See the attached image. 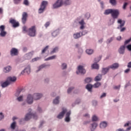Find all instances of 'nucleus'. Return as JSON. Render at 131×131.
Returning <instances> with one entry per match:
<instances>
[{
	"label": "nucleus",
	"mask_w": 131,
	"mask_h": 131,
	"mask_svg": "<svg viewBox=\"0 0 131 131\" xmlns=\"http://www.w3.org/2000/svg\"><path fill=\"white\" fill-rule=\"evenodd\" d=\"M93 121H97L98 120V117L96 116H93L92 117Z\"/></svg>",
	"instance_id": "nucleus-46"
},
{
	"label": "nucleus",
	"mask_w": 131,
	"mask_h": 131,
	"mask_svg": "<svg viewBox=\"0 0 131 131\" xmlns=\"http://www.w3.org/2000/svg\"><path fill=\"white\" fill-rule=\"evenodd\" d=\"M86 53L88 55H92V54H93V53H94V50H92V49H87L86 50Z\"/></svg>",
	"instance_id": "nucleus-30"
},
{
	"label": "nucleus",
	"mask_w": 131,
	"mask_h": 131,
	"mask_svg": "<svg viewBox=\"0 0 131 131\" xmlns=\"http://www.w3.org/2000/svg\"><path fill=\"white\" fill-rule=\"evenodd\" d=\"M97 126H98V124L97 123H94L91 125V127H90L91 131H94L96 129Z\"/></svg>",
	"instance_id": "nucleus-22"
},
{
	"label": "nucleus",
	"mask_w": 131,
	"mask_h": 131,
	"mask_svg": "<svg viewBox=\"0 0 131 131\" xmlns=\"http://www.w3.org/2000/svg\"><path fill=\"white\" fill-rule=\"evenodd\" d=\"M102 79V75L98 74L95 78V81H100Z\"/></svg>",
	"instance_id": "nucleus-23"
},
{
	"label": "nucleus",
	"mask_w": 131,
	"mask_h": 131,
	"mask_svg": "<svg viewBox=\"0 0 131 131\" xmlns=\"http://www.w3.org/2000/svg\"><path fill=\"white\" fill-rule=\"evenodd\" d=\"M100 85L101 83L100 82H96L94 84V85H92L91 84H88L86 86V89L89 91V92H92V89H93V86L95 89H97L99 88V86H100Z\"/></svg>",
	"instance_id": "nucleus-2"
},
{
	"label": "nucleus",
	"mask_w": 131,
	"mask_h": 131,
	"mask_svg": "<svg viewBox=\"0 0 131 131\" xmlns=\"http://www.w3.org/2000/svg\"><path fill=\"white\" fill-rule=\"evenodd\" d=\"M121 40V36H120L117 37V40Z\"/></svg>",
	"instance_id": "nucleus-64"
},
{
	"label": "nucleus",
	"mask_w": 131,
	"mask_h": 131,
	"mask_svg": "<svg viewBox=\"0 0 131 131\" xmlns=\"http://www.w3.org/2000/svg\"><path fill=\"white\" fill-rule=\"evenodd\" d=\"M58 34V31H54L52 33V36H53V37H56V36H57Z\"/></svg>",
	"instance_id": "nucleus-35"
},
{
	"label": "nucleus",
	"mask_w": 131,
	"mask_h": 131,
	"mask_svg": "<svg viewBox=\"0 0 131 131\" xmlns=\"http://www.w3.org/2000/svg\"><path fill=\"white\" fill-rule=\"evenodd\" d=\"M8 85H10V82H9L7 79L5 82L1 83V86H2V88H7Z\"/></svg>",
	"instance_id": "nucleus-20"
},
{
	"label": "nucleus",
	"mask_w": 131,
	"mask_h": 131,
	"mask_svg": "<svg viewBox=\"0 0 131 131\" xmlns=\"http://www.w3.org/2000/svg\"><path fill=\"white\" fill-rule=\"evenodd\" d=\"M107 126V123L106 122H101L100 124V127L101 128H105Z\"/></svg>",
	"instance_id": "nucleus-24"
},
{
	"label": "nucleus",
	"mask_w": 131,
	"mask_h": 131,
	"mask_svg": "<svg viewBox=\"0 0 131 131\" xmlns=\"http://www.w3.org/2000/svg\"><path fill=\"white\" fill-rule=\"evenodd\" d=\"M130 41H131V38H129V39L126 40L124 42V45H127V43H129V42H130Z\"/></svg>",
	"instance_id": "nucleus-48"
},
{
	"label": "nucleus",
	"mask_w": 131,
	"mask_h": 131,
	"mask_svg": "<svg viewBox=\"0 0 131 131\" xmlns=\"http://www.w3.org/2000/svg\"><path fill=\"white\" fill-rule=\"evenodd\" d=\"M7 79L8 82H10V84H11V82H15L17 80V78L16 77H9Z\"/></svg>",
	"instance_id": "nucleus-15"
},
{
	"label": "nucleus",
	"mask_w": 131,
	"mask_h": 131,
	"mask_svg": "<svg viewBox=\"0 0 131 131\" xmlns=\"http://www.w3.org/2000/svg\"><path fill=\"white\" fill-rule=\"evenodd\" d=\"M27 17H28L27 13L24 12L23 13L22 18H21V21L24 24H25V23H26V20H27Z\"/></svg>",
	"instance_id": "nucleus-13"
},
{
	"label": "nucleus",
	"mask_w": 131,
	"mask_h": 131,
	"mask_svg": "<svg viewBox=\"0 0 131 131\" xmlns=\"http://www.w3.org/2000/svg\"><path fill=\"white\" fill-rule=\"evenodd\" d=\"M61 68L62 69H66L67 68V64L66 63H62L61 65Z\"/></svg>",
	"instance_id": "nucleus-44"
},
{
	"label": "nucleus",
	"mask_w": 131,
	"mask_h": 131,
	"mask_svg": "<svg viewBox=\"0 0 131 131\" xmlns=\"http://www.w3.org/2000/svg\"><path fill=\"white\" fill-rule=\"evenodd\" d=\"M115 90H119L120 89V85L119 86H115L114 87Z\"/></svg>",
	"instance_id": "nucleus-56"
},
{
	"label": "nucleus",
	"mask_w": 131,
	"mask_h": 131,
	"mask_svg": "<svg viewBox=\"0 0 131 131\" xmlns=\"http://www.w3.org/2000/svg\"><path fill=\"white\" fill-rule=\"evenodd\" d=\"M101 58H102V56H100V57H98V58H96L95 59V63H98V62H99L100 60H101Z\"/></svg>",
	"instance_id": "nucleus-42"
},
{
	"label": "nucleus",
	"mask_w": 131,
	"mask_h": 131,
	"mask_svg": "<svg viewBox=\"0 0 131 131\" xmlns=\"http://www.w3.org/2000/svg\"><path fill=\"white\" fill-rule=\"evenodd\" d=\"M6 34H7V32L5 31H1V33H0L1 36H2V37L6 36Z\"/></svg>",
	"instance_id": "nucleus-36"
},
{
	"label": "nucleus",
	"mask_w": 131,
	"mask_h": 131,
	"mask_svg": "<svg viewBox=\"0 0 131 131\" xmlns=\"http://www.w3.org/2000/svg\"><path fill=\"white\" fill-rule=\"evenodd\" d=\"M58 49H59L58 48V47H56L54 48L53 51L51 52L50 54H54V53H56V52H57Z\"/></svg>",
	"instance_id": "nucleus-39"
},
{
	"label": "nucleus",
	"mask_w": 131,
	"mask_h": 131,
	"mask_svg": "<svg viewBox=\"0 0 131 131\" xmlns=\"http://www.w3.org/2000/svg\"><path fill=\"white\" fill-rule=\"evenodd\" d=\"M32 118H33L34 119H37V116H36V114H32L30 112L26 115L25 117V120H26V121H28L29 119Z\"/></svg>",
	"instance_id": "nucleus-4"
},
{
	"label": "nucleus",
	"mask_w": 131,
	"mask_h": 131,
	"mask_svg": "<svg viewBox=\"0 0 131 131\" xmlns=\"http://www.w3.org/2000/svg\"><path fill=\"white\" fill-rule=\"evenodd\" d=\"M69 0H67V1L65 2L64 4L65 5H70V3H69Z\"/></svg>",
	"instance_id": "nucleus-63"
},
{
	"label": "nucleus",
	"mask_w": 131,
	"mask_h": 131,
	"mask_svg": "<svg viewBox=\"0 0 131 131\" xmlns=\"http://www.w3.org/2000/svg\"><path fill=\"white\" fill-rule=\"evenodd\" d=\"M46 67L45 64H42L38 68V70L37 71V72H38V71H40V69H42V68H45Z\"/></svg>",
	"instance_id": "nucleus-41"
},
{
	"label": "nucleus",
	"mask_w": 131,
	"mask_h": 131,
	"mask_svg": "<svg viewBox=\"0 0 131 131\" xmlns=\"http://www.w3.org/2000/svg\"><path fill=\"white\" fill-rule=\"evenodd\" d=\"M17 100L18 101V102H21V101H23V96H19L17 98Z\"/></svg>",
	"instance_id": "nucleus-45"
},
{
	"label": "nucleus",
	"mask_w": 131,
	"mask_h": 131,
	"mask_svg": "<svg viewBox=\"0 0 131 131\" xmlns=\"http://www.w3.org/2000/svg\"><path fill=\"white\" fill-rule=\"evenodd\" d=\"M127 67L128 68H131V61L128 63Z\"/></svg>",
	"instance_id": "nucleus-62"
},
{
	"label": "nucleus",
	"mask_w": 131,
	"mask_h": 131,
	"mask_svg": "<svg viewBox=\"0 0 131 131\" xmlns=\"http://www.w3.org/2000/svg\"><path fill=\"white\" fill-rule=\"evenodd\" d=\"M118 15H119V11L118 10H113L112 12V16L114 19H116L117 17H118Z\"/></svg>",
	"instance_id": "nucleus-8"
},
{
	"label": "nucleus",
	"mask_w": 131,
	"mask_h": 131,
	"mask_svg": "<svg viewBox=\"0 0 131 131\" xmlns=\"http://www.w3.org/2000/svg\"><path fill=\"white\" fill-rule=\"evenodd\" d=\"M110 69H117V68H118L119 67V64L117 63H114L112 65L108 67Z\"/></svg>",
	"instance_id": "nucleus-19"
},
{
	"label": "nucleus",
	"mask_w": 131,
	"mask_h": 131,
	"mask_svg": "<svg viewBox=\"0 0 131 131\" xmlns=\"http://www.w3.org/2000/svg\"><path fill=\"white\" fill-rule=\"evenodd\" d=\"M126 6H127V3H124L123 9H125V8H126Z\"/></svg>",
	"instance_id": "nucleus-61"
},
{
	"label": "nucleus",
	"mask_w": 131,
	"mask_h": 131,
	"mask_svg": "<svg viewBox=\"0 0 131 131\" xmlns=\"http://www.w3.org/2000/svg\"><path fill=\"white\" fill-rule=\"evenodd\" d=\"M126 48H127V50H128V51H131V44H130V45H128V46H126Z\"/></svg>",
	"instance_id": "nucleus-51"
},
{
	"label": "nucleus",
	"mask_w": 131,
	"mask_h": 131,
	"mask_svg": "<svg viewBox=\"0 0 131 131\" xmlns=\"http://www.w3.org/2000/svg\"><path fill=\"white\" fill-rule=\"evenodd\" d=\"M59 99H60V97H57L56 99L53 100V104H59Z\"/></svg>",
	"instance_id": "nucleus-33"
},
{
	"label": "nucleus",
	"mask_w": 131,
	"mask_h": 131,
	"mask_svg": "<svg viewBox=\"0 0 131 131\" xmlns=\"http://www.w3.org/2000/svg\"><path fill=\"white\" fill-rule=\"evenodd\" d=\"M56 55H53L52 56H50L48 58L45 59V61H49V60H54V59L56 58Z\"/></svg>",
	"instance_id": "nucleus-32"
},
{
	"label": "nucleus",
	"mask_w": 131,
	"mask_h": 131,
	"mask_svg": "<svg viewBox=\"0 0 131 131\" xmlns=\"http://www.w3.org/2000/svg\"><path fill=\"white\" fill-rule=\"evenodd\" d=\"M21 90H18L16 93H15V96L16 97H18V96H19L20 95V93H21Z\"/></svg>",
	"instance_id": "nucleus-47"
},
{
	"label": "nucleus",
	"mask_w": 131,
	"mask_h": 131,
	"mask_svg": "<svg viewBox=\"0 0 131 131\" xmlns=\"http://www.w3.org/2000/svg\"><path fill=\"white\" fill-rule=\"evenodd\" d=\"M73 89H74L73 87L69 88V89L68 90V94H70V93H71V91H72Z\"/></svg>",
	"instance_id": "nucleus-50"
},
{
	"label": "nucleus",
	"mask_w": 131,
	"mask_h": 131,
	"mask_svg": "<svg viewBox=\"0 0 131 131\" xmlns=\"http://www.w3.org/2000/svg\"><path fill=\"white\" fill-rule=\"evenodd\" d=\"M11 129H14L16 127V122H13L10 126Z\"/></svg>",
	"instance_id": "nucleus-37"
},
{
	"label": "nucleus",
	"mask_w": 131,
	"mask_h": 131,
	"mask_svg": "<svg viewBox=\"0 0 131 131\" xmlns=\"http://www.w3.org/2000/svg\"><path fill=\"white\" fill-rule=\"evenodd\" d=\"M92 69H99V64L97 63H94L92 66Z\"/></svg>",
	"instance_id": "nucleus-29"
},
{
	"label": "nucleus",
	"mask_w": 131,
	"mask_h": 131,
	"mask_svg": "<svg viewBox=\"0 0 131 131\" xmlns=\"http://www.w3.org/2000/svg\"><path fill=\"white\" fill-rule=\"evenodd\" d=\"M50 24H51V23H50L49 21H47L45 25V27L47 28V27H49V26H50Z\"/></svg>",
	"instance_id": "nucleus-49"
},
{
	"label": "nucleus",
	"mask_w": 131,
	"mask_h": 131,
	"mask_svg": "<svg viewBox=\"0 0 131 131\" xmlns=\"http://www.w3.org/2000/svg\"><path fill=\"white\" fill-rule=\"evenodd\" d=\"M113 9H107L104 12V15H109V14H112V11Z\"/></svg>",
	"instance_id": "nucleus-27"
},
{
	"label": "nucleus",
	"mask_w": 131,
	"mask_h": 131,
	"mask_svg": "<svg viewBox=\"0 0 131 131\" xmlns=\"http://www.w3.org/2000/svg\"><path fill=\"white\" fill-rule=\"evenodd\" d=\"M1 31H5V26H1L0 27Z\"/></svg>",
	"instance_id": "nucleus-52"
},
{
	"label": "nucleus",
	"mask_w": 131,
	"mask_h": 131,
	"mask_svg": "<svg viewBox=\"0 0 131 131\" xmlns=\"http://www.w3.org/2000/svg\"><path fill=\"white\" fill-rule=\"evenodd\" d=\"M130 71V69H127L125 70L124 72L125 73H127L128 72H129Z\"/></svg>",
	"instance_id": "nucleus-58"
},
{
	"label": "nucleus",
	"mask_w": 131,
	"mask_h": 131,
	"mask_svg": "<svg viewBox=\"0 0 131 131\" xmlns=\"http://www.w3.org/2000/svg\"><path fill=\"white\" fill-rule=\"evenodd\" d=\"M47 6H48V2L42 1L40 6V8L39 9L38 13H39V14H41V13H43Z\"/></svg>",
	"instance_id": "nucleus-5"
},
{
	"label": "nucleus",
	"mask_w": 131,
	"mask_h": 131,
	"mask_svg": "<svg viewBox=\"0 0 131 131\" xmlns=\"http://www.w3.org/2000/svg\"><path fill=\"white\" fill-rule=\"evenodd\" d=\"M118 23L119 24H120V27H118V29H119V28H121L123 27V26H124V24H125V21L121 19H118Z\"/></svg>",
	"instance_id": "nucleus-18"
},
{
	"label": "nucleus",
	"mask_w": 131,
	"mask_h": 131,
	"mask_svg": "<svg viewBox=\"0 0 131 131\" xmlns=\"http://www.w3.org/2000/svg\"><path fill=\"white\" fill-rule=\"evenodd\" d=\"M74 38L75 39H77V38H79L80 37V33H77L76 34H74L73 35Z\"/></svg>",
	"instance_id": "nucleus-28"
},
{
	"label": "nucleus",
	"mask_w": 131,
	"mask_h": 131,
	"mask_svg": "<svg viewBox=\"0 0 131 131\" xmlns=\"http://www.w3.org/2000/svg\"><path fill=\"white\" fill-rule=\"evenodd\" d=\"M21 0H14V4H19V3H20V1Z\"/></svg>",
	"instance_id": "nucleus-57"
},
{
	"label": "nucleus",
	"mask_w": 131,
	"mask_h": 131,
	"mask_svg": "<svg viewBox=\"0 0 131 131\" xmlns=\"http://www.w3.org/2000/svg\"><path fill=\"white\" fill-rule=\"evenodd\" d=\"M49 50V46H46L41 51V54H45Z\"/></svg>",
	"instance_id": "nucleus-34"
},
{
	"label": "nucleus",
	"mask_w": 131,
	"mask_h": 131,
	"mask_svg": "<svg viewBox=\"0 0 131 131\" xmlns=\"http://www.w3.org/2000/svg\"><path fill=\"white\" fill-rule=\"evenodd\" d=\"M110 3L112 6H115L116 5V0H110Z\"/></svg>",
	"instance_id": "nucleus-38"
},
{
	"label": "nucleus",
	"mask_w": 131,
	"mask_h": 131,
	"mask_svg": "<svg viewBox=\"0 0 131 131\" xmlns=\"http://www.w3.org/2000/svg\"><path fill=\"white\" fill-rule=\"evenodd\" d=\"M79 24L81 25L80 29H83L84 28V21L83 19H82L79 22Z\"/></svg>",
	"instance_id": "nucleus-26"
},
{
	"label": "nucleus",
	"mask_w": 131,
	"mask_h": 131,
	"mask_svg": "<svg viewBox=\"0 0 131 131\" xmlns=\"http://www.w3.org/2000/svg\"><path fill=\"white\" fill-rule=\"evenodd\" d=\"M105 96H106V93H103V94L100 96V98L102 99V98L105 97Z\"/></svg>",
	"instance_id": "nucleus-59"
},
{
	"label": "nucleus",
	"mask_w": 131,
	"mask_h": 131,
	"mask_svg": "<svg viewBox=\"0 0 131 131\" xmlns=\"http://www.w3.org/2000/svg\"><path fill=\"white\" fill-rule=\"evenodd\" d=\"M18 53V49L16 48H12L10 51L11 56H17Z\"/></svg>",
	"instance_id": "nucleus-11"
},
{
	"label": "nucleus",
	"mask_w": 131,
	"mask_h": 131,
	"mask_svg": "<svg viewBox=\"0 0 131 131\" xmlns=\"http://www.w3.org/2000/svg\"><path fill=\"white\" fill-rule=\"evenodd\" d=\"M28 34L29 36H35L36 34V29L35 26H32L29 29Z\"/></svg>",
	"instance_id": "nucleus-3"
},
{
	"label": "nucleus",
	"mask_w": 131,
	"mask_h": 131,
	"mask_svg": "<svg viewBox=\"0 0 131 131\" xmlns=\"http://www.w3.org/2000/svg\"><path fill=\"white\" fill-rule=\"evenodd\" d=\"M124 127L126 126H129L126 128V130H124L123 129L119 128L116 130V131H129L131 129V121H128L127 123H125L124 125Z\"/></svg>",
	"instance_id": "nucleus-6"
},
{
	"label": "nucleus",
	"mask_w": 131,
	"mask_h": 131,
	"mask_svg": "<svg viewBox=\"0 0 131 131\" xmlns=\"http://www.w3.org/2000/svg\"><path fill=\"white\" fill-rule=\"evenodd\" d=\"M112 40H113V38H110L109 39L107 40V41L110 43L111 42V41H112Z\"/></svg>",
	"instance_id": "nucleus-60"
},
{
	"label": "nucleus",
	"mask_w": 131,
	"mask_h": 131,
	"mask_svg": "<svg viewBox=\"0 0 131 131\" xmlns=\"http://www.w3.org/2000/svg\"><path fill=\"white\" fill-rule=\"evenodd\" d=\"M38 60H39V58L36 57V58H35L33 59L32 60V62H35V61H37Z\"/></svg>",
	"instance_id": "nucleus-54"
},
{
	"label": "nucleus",
	"mask_w": 131,
	"mask_h": 131,
	"mask_svg": "<svg viewBox=\"0 0 131 131\" xmlns=\"http://www.w3.org/2000/svg\"><path fill=\"white\" fill-rule=\"evenodd\" d=\"M23 31H25L26 32H27V28L26 27H23Z\"/></svg>",
	"instance_id": "nucleus-55"
},
{
	"label": "nucleus",
	"mask_w": 131,
	"mask_h": 131,
	"mask_svg": "<svg viewBox=\"0 0 131 131\" xmlns=\"http://www.w3.org/2000/svg\"><path fill=\"white\" fill-rule=\"evenodd\" d=\"M124 51H125V46L124 45L121 46L118 50V52L121 55L124 54Z\"/></svg>",
	"instance_id": "nucleus-14"
},
{
	"label": "nucleus",
	"mask_w": 131,
	"mask_h": 131,
	"mask_svg": "<svg viewBox=\"0 0 131 131\" xmlns=\"http://www.w3.org/2000/svg\"><path fill=\"white\" fill-rule=\"evenodd\" d=\"M62 5H63V1L57 0V2L53 5V9H57V8H60V7L62 6Z\"/></svg>",
	"instance_id": "nucleus-7"
},
{
	"label": "nucleus",
	"mask_w": 131,
	"mask_h": 131,
	"mask_svg": "<svg viewBox=\"0 0 131 131\" xmlns=\"http://www.w3.org/2000/svg\"><path fill=\"white\" fill-rule=\"evenodd\" d=\"M9 22L11 23V24H12L13 27H14V28H16V27H18L19 26V23L16 21V20L14 19H11Z\"/></svg>",
	"instance_id": "nucleus-12"
},
{
	"label": "nucleus",
	"mask_w": 131,
	"mask_h": 131,
	"mask_svg": "<svg viewBox=\"0 0 131 131\" xmlns=\"http://www.w3.org/2000/svg\"><path fill=\"white\" fill-rule=\"evenodd\" d=\"M23 4L25 6H29V1L28 0H24Z\"/></svg>",
	"instance_id": "nucleus-40"
},
{
	"label": "nucleus",
	"mask_w": 131,
	"mask_h": 131,
	"mask_svg": "<svg viewBox=\"0 0 131 131\" xmlns=\"http://www.w3.org/2000/svg\"><path fill=\"white\" fill-rule=\"evenodd\" d=\"M32 56H33V52H30L25 55V58L27 60H30V59L32 58Z\"/></svg>",
	"instance_id": "nucleus-17"
},
{
	"label": "nucleus",
	"mask_w": 131,
	"mask_h": 131,
	"mask_svg": "<svg viewBox=\"0 0 131 131\" xmlns=\"http://www.w3.org/2000/svg\"><path fill=\"white\" fill-rule=\"evenodd\" d=\"M78 70L79 72H76L77 74H79V73H81V74H84V73H85V70L83 69V67L81 66H78Z\"/></svg>",
	"instance_id": "nucleus-10"
},
{
	"label": "nucleus",
	"mask_w": 131,
	"mask_h": 131,
	"mask_svg": "<svg viewBox=\"0 0 131 131\" xmlns=\"http://www.w3.org/2000/svg\"><path fill=\"white\" fill-rule=\"evenodd\" d=\"M67 112V109L66 108H62V111L59 114V115L57 116V118L58 119H62L63 117H64V115H65V113Z\"/></svg>",
	"instance_id": "nucleus-9"
},
{
	"label": "nucleus",
	"mask_w": 131,
	"mask_h": 131,
	"mask_svg": "<svg viewBox=\"0 0 131 131\" xmlns=\"http://www.w3.org/2000/svg\"><path fill=\"white\" fill-rule=\"evenodd\" d=\"M109 69H110V68H109V67H108L107 68H103L102 70V75H105V74H106L109 71Z\"/></svg>",
	"instance_id": "nucleus-21"
},
{
	"label": "nucleus",
	"mask_w": 131,
	"mask_h": 131,
	"mask_svg": "<svg viewBox=\"0 0 131 131\" xmlns=\"http://www.w3.org/2000/svg\"><path fill=\"white\" fill-rule=\"evenodd\" d=\"M25 71L27 74H29L30 73V66H28L25 69Z\"/></svg>",
	"instance_id": "nucleus-31"
},
{
	"label": "nucleus",
	"mask_w": 131,
	"mask_h": 131,
	"mask_svg": "<svg viewBox=\"0 0 131 131\" xmlns=\"http://www.w3.org/2000/svg\"><path fill=\"white\" fill-rule=\"evenodd\" d=\"M42 97V95L39 93H35L32 96L31 95L29 94L27 98V102L28 104H32L34 100H39Z\"/></svg>",
	"instance_id": "nucleus-1"
},
{
	"label": "nucleus",
	"mask_w": 131,
	"mask_h": 131,
	"mask_svg": "<svg viewBox=\"0 0 131 131\" xmlns=\"http://www.w3.org/2000/svg\"><path fill=\"white\" fill-rule=\"evenodd\" d=\"M70 114H71V111H69L66 113V117L65 118V121L67 122H69V121H70Z\"/></svg>",
	"instance_id": "nucleus-16"
},
{
	"label": "nucleus",
	"mask_w": 131,
	"mask_h": 131,
	"mask_svg": "<svg viewBox=\"0 0 131 131\" xmlns=\"http://www.w3.org/2000/svg\"><path fill=\"white\" fill-rule=\"evenodd\" d=\"M11 69H12V68H11L10 66H8L4 68V71L6 73H7L8 72H10V71H11Z\"/></svg>",
	"instance_id": "nucleus-25"
},
{
	"label": "nucleus",
	"mask_w": 131,
	"mask_h": 131,
	"mask_svg": "<svg viewBox=\"0 0 131 131\" xmlns=\"http://www.w3.org/2000/svg\"><path fill=\"white\" fill-rule=\"evenodd\" d=\"M4 116L3 115V113H0V120H2L4 118Z\"/></svg>",
	"instance_id": "nucleus-53"
},
{
	"label": "nucleus",
	"mask_w": 131,
	"mask_h": 131,
	"mask_svg": "<svg viewBox=\"0 0 131 131\" xmlns=\"http://www.w3.org/2000/svg\"><path fill=\"white\" fill-rule=\"evenodd\" d=\"M92 81V78H86L85 79V82L89 83Z\"/></svg>",
	"instance_id": "nucleus-43"
}]
</instances>
